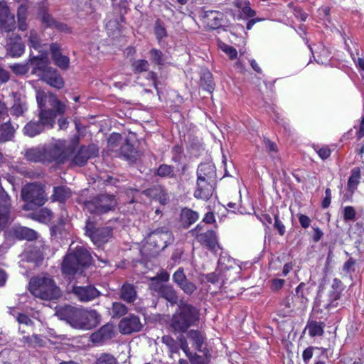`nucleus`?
<instances>
[{
  "label": "nucleus",
  "instance_id": "nucleus-41",
  "mask_svg": "<svg viewBox=\"0 0 364 364\" xmlns=\"http://www.w3.org/2000/svg\"><path fill=\"white\" fill-rule=\"evenodd\" d=\"M188 337L193 341V344L198 350H201L204 343V336L202 333L196 330H191L188 333Z\"/></svg>",
  "mask_w": 364,
  "mask_h": 364
},
{
  "label": "nucleus",
  "instance_id": "nucleus-10",
  "mask_svg": "<svg viewBox=\"0 0 364 364\" xmlns=\"http://www.w3.org/2000/svg\"><path fill=\"white\" fill-rule=\"evenodd\" d=\"M202 227L198 224L194 229L191 230V233L194 236L198 242L205 245L209 250L216 254L221 247L218 243V236L215 231L207 230L204 232H200Z\"/></svg>",
  "mask_w": 364,
  "mask_h": 364
},
{
  "label": "nucleus",
  "instance_id": "nucleus-35",
  "mask_svg": "<svg viewBox=\"0 0 364 364\" xmlns=\"http://www.w3.org/2000/svg\"><path fill=\"white\" fill-rule=\"evenodd\" d=\"M361 178V171L360 168L358 167L353 168L350 171V176L348 181V189L353 193L355 190L357 188V186L360 183V180Z\"/></svg>",
  "mask_w": 364,
  "mask_h": 364
},
{
  "label": "nucleus",
  "instance_id": "nucleus-56",
  "mask_svg": "<svg viewBox=\"0 0 364 364\" xmlns=\"http://www.w3.org/2000/svg\"><path fill=\"white\" fill-rule=\"evenodd\" d=\"M29 41L31 46L35 49H38L40 47V39L37 33L34 31H31L29 35Z\"/></svg>",
  "mask_w": 364,
  "mask_h": 364
},
{
  "label": "nucleus",
  "instance_id": "nucleus-2",
  "mask_svg": "<svg viewBox=\"0 0 364 364\" xmlns=\"http://www.w3.org/2000/svg\"><path fill=\"white\" fill-rule=\"evenodd\" d=\"M62 318L77 329L90 330L100 322V314L94 309L65 306L58 311Z\"/></svg>",
  "mask_w": 364,
  "mask_h": 364
},
{
  "label": "nucleus",
  "instance_id": "nucleus-23",
  "mask_svg": "<svg viewBox=\"0 0 364 364\" xmlns=\"http://www.w3.org/2000/svg\"><path fill=\"white\" fill-rule=\"evenodd\" d=\"M50 47L55 64L61 69H67L69 66L70 60L66 55H62L60 46L57 43H52Z\"/></svg>",
  "mask_w": 364,
  "mask_h": 364
},
{
  "label": "nucleus",
  "instance_id": "nucleus-36",
  "mask_svg": "<svg viewBox=\"0 0 364 364\" xmlns=\"http://www.w3.org/2000/svg\"><path fill=\"white\" fill-rule=\"evenodd\" d=\"M340 297V293L338 291H333L329 295V299L327 301L318 299L317 304L319 306L327 310H331L338 304L337 300Z\"/></svg>",
  "mask_w": 364,
  "mask_h": 364
},
{
  "label": "nucleus",
  "instance_id": "nucleus-5",
  "mask_svg": "<svg viewBox=\"0 0 364 364\" xmlns=\"http://www.w3.org/2000/svg\"><path fill=\"white\" fill-rule=\"evenodd\" d=\"M90 255L82 247H77L68 253L62 263V272L68 276H73L82 272V269L90 263Z\"/></svg>",
  "mask_w": 364,
  "mask_h": 364
},
{
  "label": "nucleus",
  "instance_id": "nucleus-30",
  "mask_svg": "<svg viewBox=\"0 0 364 364\" xmlns=\"http://www.w3.org/2000/svg\"><path fill=\"white\" fill-rule=\"evenodd\" d=\"M14 235L20 240H34L37 238V232L26 227H16L14 229Z\"/></svg>",
  "mask_w": 364,
  "mask_h": 364
},
{
  "label": "nucleus",
  "instance_id": "nucleus-28",
  "mask_svg": "<svg viewBox=\"0 0 364 364\" xmlns=\"http://www.w3.org/2000/svg\"><path fill=\"white\" fill-rule=\"evenodd\" d=\"M17 26L19 31H25L28 29V6L25 4H21L17 9Z\"/></svg>",
  "mask_w": 364,
  "mask_h": 364
},
{
  "label": "nucleus",
  "instance_id": "nucleus-24",
  "mask_svg": "<svg viewBox=\"0 0 364 364\" xmlns=\"http://www.w3.org/2000/svg\"><path fill=\"white\" fill-rule=\"evenodd\" d=\"M11 198L8 193L0 186V215L1 223L10 219Z\"/></svg>",
  "mask_w": 364,
  "mask_h": 364
},
{
  "label": "nucleus",
  "instance_id": "nucleus-27",
  "mask_svg": "<svg viewBox=\"0 0 364 364\" xmlns=\"http://www.w3.org/2000/svg\"><path fill=\"white\" fill-rule=\"evenodd\" d=\"M137 294L134 287L130 284L126 283L122 285L119 298L127 303H134L136 299Z\"/></svg>",
  "mask_w": 364,
  "mask_h": 364
},
{
  "label": "nucleus",
  "instance_id": "nucleus-57",
  "mask_svg": "<svg viewBox=\"0 0 364 364\" xmlns=\"http://www.w3.org/2000/svg\"><path fill=\"white\" fill-rule=\"evenodd\" d=\"M154 31L159 41H161L167 35L166 28L159 22H156Z\"/></svg>",
  "mask_w": 364,
  "mask_h": 364
},
{
  "label": "nucleus",
  "instance_id": "nucleus-8",
  "mask_svg": "<svg viewBox=\"0 0 364 364\" xmlns=\"http://www.w3.org/2000/svg\"><path fill=\"white\" fill-rule=\"evenodd\" d=\"M173 240L172 232L168 228H157L148 235L147 248L152 251V255H155L173 243Z\"/></svg>",
  "mask_w": 364,
  "mask_h": 364
},
{
  "label": "nucleus",
  "instance_id": "nucleus-16",
  "mask_svg": "<svg viewBox=\"0 0 364 364\" xmlns=\"http://www.w3.org/2000/svg\"><path fill=\"white\" fill-rule=\"evenodd\" d=\"M173 280L187 294H192L196 289V284L187 279L182 268L174 272Z\"/></svg>",
  "mask_w": 364,
  "mask_h": 364
},
{
  "label": "nucleus",
  "instance_id": "nucleus-38",
  "mask_svg": "<svg viewBox=\"0 0 364 364\" xmlns=\"http://www.w3.org/2000/svg\"><path fill=\"white\" fill-rule=\"evenodd\" d=\"M161 296L171 304L177 303L178 296L174 289L170 285H163L160 289Z\"/></svg>",
  "mask_w": 364,
  "mask_h": 364
},
{
  "label": "nucleus",
  "instance_id": "nucleus-3",
  "mask_svg": "<svg viewBox=\"0 0 364 364\" xmlns=\"http://www.w3.org/2000/svg\"><path fill=\"white\" fill-rule=\"evenodd\" d=\"M30 292L42 300H57L61 296V291L53 278L47 276L32 277L28 284Z\"/></svg>",
  "mask_w": 364,
  "mask_h": 364
},
{
  "label": "nucleus",
  "instance_id": "nucleus-39",
  "mask_svg": "<svg viewBox=\"0 0 364 364\" xmlns=\"http://www.w3.org/2000/svg\"><path fill=\"white\" fill-rule=\"evenodd\" d=\"M128 311V308L124 304L115 301L112 303L109 314L112 318H120L124 316Z\"/></svg>",
  "mask_w": 364,
  "mask_h": 364
},
{
  "label": "nucleus",
  "instance_id": "nucleus-4",
  "mask_svg": "<svg viewBox=\"0 0 364 364\" xmlns=\"http://www.w3.org/2000/svg\"><path fill=\"white\" fill-rule=\"evenodd\" d=\"M199 311L186 303H181L171 321V327L178 333H184L199 320Z\"/></svg>",
  "mask_w": 364,
  "mask_h": 364
},
{
  "label": "nucleus",
  "instance_id": "nucleus-55",
  "mask_svg": "<svg viewBox=\"0 0 364 364\" xmlns=\"http://www.w3.org/2000/svg\"><path fill=\"white\" fill-rule=\"evenodd\" d=\"M220 48L222 50L230 57L231 60H233L237 58V50L233 47L226 44H223V46H220Z\"/></svg>",
  "mask_w": 364,
  "mask_h": 364
},
{
  "label": "nucleus",
  "instance_id": "nucleus-50",
  "mask_svg": "<svg viewBox=\"0 0 364 364\" xmlns=\"http://www.w3.org/2000/svg\"><path fill=\"white\" fill-rule=\"evenodd\" d=\"M309 291L304 283H301L296 289V296L301 299L302 303L308 301Z\"/></svg>",
  "mask_w": 364,
  "mask_h": 364
},
{
  "label": "nucleus",
  "instance_id": "nucleus-63",
  "mask_svg": "<svg viewBox=\"0 0 364 364\" xmlns=\"http://www.w3.org/2000/svg\"><path fill=\"white\" fill-rule=\"evenodd\" d=\"M299 221L301 227L304 228H309L310 225V223H311L310 218L307 215H303V214H301L299 216Z\"/></svg>",
  "mask_w": 364,
  "mask_h": 364
},
{
  "label": "nucleus",
  "instance_id": "nucleus-22",
  "mask_svg": "<svg viewBox=\"0 0 364 364\" xmlns=\"http://www.w3.org/2000/svg\"><path fill=\"white\" fill-rule=\"evenodd\" d=\"M224 14L218 11H207L204 19L210 29H216L222 26L224 23Z\"/></svg>",
  "mask_w": 364,
  "mask_h": 364
},
{
  "label": "nucleus",
  "instance_id": "nucleus-21",
  "mask_svg": "<svg viewBox=\"0 0 364 364\" xmlns=\"http://www.w3.org/2000/svg\"><path fill=\"white\" fill-rule=\"evenodd\" d=\"M114 336V326L107 323L102 326L97 331L91 335V340L94 343H103Z\"/></svg>",
  "mask_w": 364,
  "mask_h": 364
},
{
  "label": "nucleus",
  "instance_id": "nucleus-58",
  "mask_svg": "<svg viewBox=\"0 0 364 364\" xmlns=\"http://www.w3.org/2000/svg\"><path fill=\"white\" fill-rule=\"evenodd\" d=\"M16 321L21 324H25L26 326L32 324L31 318L24 314L17 313Z\"/></svg>",
  "mask_w": 364,
  "mask_h": 364
},
{
  "label": "nucleus",
  "instance_id": "nucleus-61",
  "mask_svg": "<svg viewBox=\"0 0 364 364\" xmlns=\"http://www.w3.org/2000/svg\"><path fill=\"white\" fill-rule=\"evenodd\" d=\"M325 195L326 196L322 201V207L323 208H327L330 205L331 201V191L330 188L326 189Z\"/></svg>",
  "mask_w": 364,
  "mask_h": 364
},
{
  "label": "nucleus",
  "instance_id": "nucleus-19",
  "mask_svg": "<svg viewBox=\"0 0 364 364\" xmlns=\"http://www.w3.org/2000/svg\"><path fill=\"white\" fill-rule=\"evenodd\" d=\"M196 189L194 191V197L198 199L208 200L214 191V182L197 180Z\"/></svg>",
  "mask_w": 364,
  "mask_h": 364
},
{
  "label": "nucleus",
  "instance_id": "nucleus-6",
  "mask_svg": "<svg viewBox=\"0 0 364 364\" xmlns=\"http://www.w3.org/2000/svg\"><path fill=\"white\" fill-rule=\"evenodd\" d=\"M117 200L113 194L101 193L84 202L85 209L92 214L102 215L114 210Z\"/></svg>",
  "mask_w": 364,
  "mask_h": 364
},
{
  "label": "nucleus",
  "instance_id": "nucleus-52",
  "mask_svg": "<svg viewBox=\"0 0 364 364\" xmlns=\"http://www.w3.org/2000/svg\"><path fill=\"white\" fill-rule=\"evenodd\" d=\"M96 364H117V361L113 355L104 353L97 359Z\"/></svg>",
  "mask_w": 364,
  "mask_h": 364
},
{
  "label": "nucleus",
  "instance_id": "nucleus-33",
  "mask_svg": "<svg viewBox=\"0 0 364 364\" xmlns=\"http://www.w3.org/2000/svg\"><path fill=\"white\" fill-rule=\"evenodd\" d=\"M324 327L325 323L323 322L309 321L306 326V329L308 330L309 335L311 337L321 336L323 334Z\"/></svg>",
  "mask_w": 364,
  "mask_h": 364
},
{
  "label": "nucleus",
  "instance_id": "nucleus-60",
  "mask_svg": "<svg viewBox=\"0 0 364 364\" xmlns=\"http://www.w3.org/2000/svg\"><path fill=\"white\" fill-rule=\"evenodd\" d=\"M313 347L306 348L302 353V358L306 364H307L313 356Z\"/></svg>",
  "mask_w": 364,
  "mask_h": 364
},
{
  "label": "nucleus",
  "instance_id": "nucleus-37",
  "mask_svg": "<svg viewBox=\"0 0 364 364\" xmlns=\"http://www.w3.org/2000/svg\"><path fill=\"white\" fill-rule=\"evenodd\" d=\"M218 270L221 272L228 271L234 268L236 263L232 258H230L226 253L222 252L218 262Z\"/></svg>",
  "mask_w": 364,
  "mask_h": 364
},
{
  "label": "nucleus",
  "instance_id": "nucleus-62",
  "mask_svg": "<svg viewBox=\"0 0 364 364\" xmlns=\"http://www.w3.org/2000/svg\"><path fill=\"white\" fill-rule=\"evenodd\" d=\"M121 139V135L117 133L112 134L109 139L108 144L110 148H114L116 146V143Z\"/></svg>",
  "mask_w": 364,
  "mask_h": 364
},
{
  "label": "nucleus",
  "instance_id": "nucleus-26",
  "mask_svg": "<svg viewBox=\"0 0 364 364\" xmlns=\"http://www.w3.org/2000/svg\"><path fill=\"white\" fill-rule=\"evenodd\" d=\"M45 151V146L33 147L26 151L25 156L30 161L46 164Z\"/></svg>",
  "mask_w": 364,
  "mask_h": 364
},
{
  "label": "nucleus",
  "instance_id": "nucleus-34",
  "mask_svg": "<svg viewBox=\"0 0 364 364\" xmlns=\"http://www.w3.org/2000/svg\"><path fill=\"white\" fill-rule=\"evenodd\" d=\"M71 196L70 190L65 186H58L53 188V193L52 195L53 200L65 202Z\"/></svg>",
  "mask_w": 364,
  "mask_h": 364
},
{
  "label": "nucleus",
  "instance_id": "nucleus-31",
  "mask_svg": "<svg viewBox=\"0 0 364 364\" xmlns=\"http://www.w3.org/2000/svg\"><path fill=\"white\" fill-rule=\"evenodd\" d=\"M199 218V214L190 208H185L181 210V220L182 224L188 228L194 223H196Z\"/></svg>",
  "mask_w": 364,
  "mask_h": 364
},
{
  "label": "nucleus",
  "instance_id": "nucleus-25",
  "mask_svg": "<svg viewBox=\"0 0 364 364\" xmlns=\"http://www.w3.org/2000/svg\"><path fill=\"white\" fill-rule=\"evenodd\" d=\"M41 78L47 84L58 89H60L64 85V82L60 75L55 69L51 68L48 72L45 73Z\"/></svg>",
  "mask_w": 364,
  "mask_h": 364
},
{
  "label": "nucleus",
  "instance_id": "nucleus-11",
  "mask_svg": "<svg viewBox=\"0 0 364 364\" xmlns=\"http://www.w3.org/2000/svg\"><path fill=\"white\" fill-rule=\"evenodd\" d=\"M85 231V235L90 238L92 242L99 247L108 242L112 235L110 228H96L95 224L90 220L86 223Z\"/></svg>",
  "mask_w": 364,
  "mask_h": 364
},
{
  "label": "nucleus",
  "instance_id": "nucleus-45",
  "mask_svg": "<svg viewBox=\"0 0 364 364\" xmlns=\"http://www.w3.org/2000/svg\"><path fill=\"white\" fill-rule=\"evenodd\" d=\"M23 341L31 347H43L46 341L38 335H32L31 336H24Z\"/></svg>",
  "mask_w": 364,
  "mask_h": 364
},
{
  "label": "nucleus",
  "instance_id": "nucleus-59",
  "mask_svg": "<svg viewBox=\"0 0 364 364\" xmlns=\"http://www.w3.org/2000/svg\"><path fill=\"white\" fill-rule=\"evenodd\" d=\"M162 342L166 345L172 351L176 348V341L169 336L162 337Z\"/></svg>",
  "mask_w": 364,
  "mask_h": 364
},
{
  "label": "nucleus",
  "instance_id": "nucleus-32",
  "mask_svg": "<svg viewBox=\"0 0 364 364\" xmlns=\"http://www.w3.org/2000/svg\"><path fill=\"white\" fill-rule=\"evenodd\" d=\"M31 218L42 223H48L53 218V212L48 208H43L31 213Z\"/></svg>",
  "mask_w": 364,
  "mask_h": 364
},
{
  "label": "nucleus",
  "instance_id": "nucleus-44",
  "mask_svg": "<svg viewBox=\"0 0 364 364\" xmlns=\"http://www.w3.org/2000/svg\"><path fill=\"white\" fill-rule=\"evenodd\" d=\"M132 70L135 73L146 72L149 69V63L146 60H134L132 63Z\"/></svg>",
  "mask_w": 364,
  "mask_h": 364
},
{
  "label": "nucleus",
  "instance_id": "nucleus-9",
  "mask_svg": "<svg viewBox=\"0 0 364 364\" xmlns=\"http://www.w3.org/2000/svg\"><path fill=\"white\" fill-rule=\"evenodd\" d=\"M46 164L55 162L63 164L69 157L72 150L65 141H59L54 144L45 146Z\"/></svg>",
  "mask_w": 364,
  "mask_h": 364
},
{
  "label": "nucleus",
  "instance_id": "nucleus-17",
  "mask_svg": "<svg viewBox=\"0 0 364 364\" xmlns=\"http://www.w3.org/2000/svg\"><path fill=\"white\" fill-rule=\"evenodd\" d=\"M97 153L98 149L95 145L82 146L74 156L73 162L77 166H82L90 158L97 156Z\"/></svg>",
  "mask_w": 364,
  "mask_h": 364
},
{
  "label": "nucleus",
  "instance_id": "nucleus-42",
  "mask_svg": "<svg viewBox=\"0 0 364 364\" xmlns=\"http://www.w3.org/2000/svg\"><path fill=\"white\" fill-rule=\"evenodd\" d=\"M15 132V128L9 122L3 124L0 128V137L4 141L11 139Z\"/></svg>",
  "mask_w": 364,
  "mask_h": 364
},
{
  "label": "nucleus",
  "instance_id": "nucleus-13",
  "mask_svg": "<svg viewBox=\"0 0 364 364\" xmlns=\"http://www.w3.org/2000/svg\"><path fill=\"white\" fill-rule=\"evenodd\" d=\"M72 293L75 296L82 302H89L99 297L101 294L100 291L97 290L92 285L87 286H76L72 287Z\"/></svg>",
  "mask_w": 364,
  "mask_h": 364
},
{
  "label": "nucleus",
  "instance_id": "nucleus-64",
  "mask_svg": "<svg viewBox=\"0 0 364 364\" xmlns=\"http://www.w3.org/2000/svg\"><path fill=\"white\" fill-rule=\"evenodd\" d=\"M160 280L162 282H167L169 279V274L164 270H161L159 272L155 277L153 278V280Z\"/></svg>",
  "mask_w": 364,
  "mask_h": 364
},
{
  "label": "nucleus",
  "instance_id": "nucleus-15",
  "mask_svg": "<svg viewBox=\"0 0 364 364\" xmlns=\"http://www.w3.org/2000/svg\"><path fill=\"white\" fill-rule=\"evenodd\" d=\"M141 328L140 318L134 314H130L123 318L119 323V329L122 334L139 332Z\"/></svg>",
  "mask_w": 364,
  "mask_h": 364
},
{
  "label": "nucleus",
  "instance_id": "nucleus-20",
  "mask_svg": "<svg viewBox=\"0 0 364 364\" xmlns=\"http://www.w3.org/2000/svg\"><path fill=\"white\" fill-rule=\"evenodd\" d=\"M216 176L215 166L211 163L200 164L197 170V180L214 182Z\"/></svg>",
  "mask_w": 364,
  "mask_h": 364
},
{
  "label": "nucleus",
  "instance_id": "nucleus-54",
  "mask_svg": "<svg viewBox=\"0 0 364 364\" xmlns=\"http://www.w3.org/2000/svg\"><path fill=\"white\" fill-rule=\"evenodd\" d=\"M274 228L277 230L280 236H283L286 232V228L283 222L279 219L278 215H274Z\"/></svg>",
  "mask_w": 364,
  "mask_h": 364
},
{
  "label": "nucleus",
  "instance_id": "nucleus-1",
  "mask_svg": "<svg viewBox=\"0 0 364 364\" xmlns=\"http://www.w3.org/2000/svg\"><path fill=\"white\" fill-rule=\"evenodd\" d=\"M36 100L39 107L38 120H31L23 128L24 134L29 137L36 136L46 129L53 128L57 115L63 114L66 108L56 95L50 92L38 91Z\"/></svg>",
  "mask_w": 364,
  "mask_h": 364
},
{
  "label": "nucleus",
  "instance_id": "nucleus-14",
  "mask_svg": "<svg viewBox=\"0 0 364 364\" xmlns=\"http://www.w3.org/2000/svg\"><path fill=\"white\" fill-rule=\"evenodd\" d=\"M5 48L7 54L13 58L20 57L25 50V45L21 36L16 33H11L6 38Z\"/></svg>",
  "mask_w": 364,
  "mask_h": 364
},
{
  "label": "nucleus",
  "instance_id": "nucleus-46",
  "mask_svg": "<svg viewBox=\"0 0 364 364\" xmlns=\"http://www.w3.org/2000/svg\"><path fill=\"white\" fill-rule=\"evenodd\" d=\"M250 3L242 0H236L235 5L242 9V14L247 17H253L256 12L249 6Z\"/></svg>",
  "mask_w": 364,
  "mask_h": 364
},
{
  "label": "nucleus",
  "instance_id": "nucleus-12",
  "mask_svg": "<svg viewBox=\"0 0 364 364\" xmlns=\"http://www.w3.org/2000/svg\"><path fill=\"white\" fill-rule=\"evenodd\" d=\"M16 26L15 16L11 12L6 1H0V32H13Z\"/></svg>",
  "mask_w": 364,
  "mask_h": 364
},
{
  "label": "nucleus",
  "instance_id": "nucleus-47",
  "mask_svg": "<svg viewBox=\"0 0 364 364\" xmlns=\"http://www.w3.org/2000/svg\"><path fill=\"white\" fill-rule=\"evenodd\" d=\"M150 59L152 63L156 65H162L164 63V58L163 53L156 48H153L149 51Z\"/></svg>",
  "mask_w": 364,
  "mask_h": 364
},
{
  "label": "nucleus",
  "instance_id": "nucleus-18",
  "mask_svg": "<svg viewBox=\"0 0 364 364\" xmlns=\"http://www.w3.org/2000/svg\"><path fill=\"white\" fill-rule=\"evenodd\" d=\"M49 59L47 55H41L39 56L33 57L30 59V65L33 68V73L40 76L42 75L52 68L49 67Z\"/></svg>",
  "mask_w": 364,
  "mask_h": 364
},
{
  "label": "nucleus",
  "instance_id": "nucleus-40",
  "mask_svg": "<svg viewBox=\"0 0 364 364\" xmlns=\"http://www.w3.org/2000/svg\"><path fill=\"white\" fill-rule=\"evenodd\" d=\"M214 85L211 73L210 72L203 73L200 78V87L209 93H212L214 90Z\"/></svg>",
  "mask_w": 364,
  "mask_h": 364
},
{
  "label": "nucleus",
  "instance_id": "nucleus-51",
  "mask_svg": "<svg viewBox=\"0 0 364 364\" xmlns=\"http://www.w3.org/2000/svg\"><path fill=\"white\" fill-rule=\"evenodd\" d=\"M343 214L345 221H355L356 220V211L353 206H346L343 210Z\"/></svg>",
  "mask_w": 364,
  "mask_h": 364
},
{
  "label": "nucleus",
  "instance_id": "nucleus-53",
  "mask_svg": "<svg viewBox=\"0 0 364 364\" xmlns=\"http://www.w3.org/2000/svg\"><path fill=\"white\" fill-rule=\"evenodd\" d=\"M11 68L15 73L23 75L28 71L29 66L28 64L15 63L11 66Z\"/></svg>",
  "mask_w": 364,
  "mask_h": 364
},
{
  "label": "nucleus",
  "instance_id": "nucleus-43",
  "mask_svg": "<svg viewBox=\"0 0 364 364\" xmlns=\"http://www.w3.org/2000/svg\"><path fill=\"white\" fill-rule=\"evenodd\" d=\"M120 153L124 158L132 159L135 157L136 151L134 146L126 139L125 143L120 148Z\"/></svg>",
  "mask_w": 364,
  "mask_h": 364
},
{
  "label": "nucleus",
  "instance_id": "nucleus-48",
  "mask_svg": "<svg viewBox=\"0 0 364 364\" xmlns=\"http://www.w3.org/2000/svg\"><path fill=\"white\" fill-rule=\"evenodd\" d=\"M26 110L27 106L26 103L20 100H17L12 106L11 112L12 114L18 117L23 114Z\"/></svg>",
  "mask_w": 364,
  "mask_h": 364
},
{
  "label": "nucleus",
  "instance_id": "nucleus-49",
  "mask_svg": "<svg viewBox=\"0 0 364 364\" xmlns=\"http://www.w3.org/2000/svg\"><path fill=\"white\" fill-rule=\"evenodd\" d=\"M157 175L161 177H173L174 168L170 165L162 164L157 169Z\"/></svg>",
  "mask_w": 364,
  "mask_h": 364
},
{
  "label": "nucleus",
  "instance_id": "nucleus-29",
  "mask_svg": "<svg viewBox=\"0 0 364 364\" xmlns=\"http://www.w3.org/2000/svg\"><path fill=\"white\" fill-rule=\"evenodd\" d=\"M141 194H144L151 198L159 200L161 203H166L168 200L167 194L160 186H154L144 191Z\"/></svg>",
  "mask_w": 364,
  "mask_h": 364
},
{
  "label": "nucleus",
  "instance_id": "nucleus-7",
  "mask_svg": "<svg viewBox=\"0 0 364 364\" xmlns=\"http://www.w3.org/2000/svg\"><path fill=\"white\" fill-rule=\"evenodd\" d=\"M22 199L26 202L23 206L24 210H33L40 207L47 201V196L43 186L38 183H29L21 190Z\"/></svg>",
  "mask_w": 364,
  "mask_h": 364
}]
</instances>
